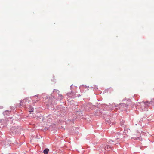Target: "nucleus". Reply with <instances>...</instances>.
<instances>
[{
    "instance_id": "1",
    "label": "nucleus",
    "mask_w": 154,
    "mask_h": 154,
    "mask_svg": "<svg viewBox=\"0 0 154 154\" xmlns=\"http://www.w3.org/2000/svg\"><path fill=\"white\" fill-rule=\"evenodd\" d=\"M29 102V100L27 99H25L23 100H21L20 103V106H26V104L28 103Z\"/></svg>"
},
{
    "instance_id": "2",
    "label": "nucleus",
    "mask_w": 154,
    "mask_h": 154,
    "mask_svg": "<svg viewBox=\"0 0 154 154\" xmlns=\"http://www.w3.org/2000/svg\"><path fill=\"white\" fill-rule=\"evenodd\" d=\"M114 141H113L112 140H111L109 141V142L107 143L108 145H106L104 148V149L107 151H110L112 148L111 146L108 144H109L110 143H112V142H114Z\"/></svg>"
},
{
    "instance_id": "3",
    "label": "nucleus",
    "mask_w": 154,
    "mask_h": 154,
    "mask_svg": "<svg viewBox=\"0 0 154 154\" xmlns=\"http://www.w3.org/2000/svg\"><path fill=\"white\" fill-rule=\"evenodd\" d=\"M139 137H140V134L139 132H136L133 135V137L135 139H137Z\"/></svg>"
},
{
    "instance_id": "4",
    "label": "nucleus",
    "mask_w": 154,
    "mask_h": 154,
    "mask_svg": "<svg viewBox=\"0 0 154 154\" xmlns=\"http://www.w3.org/2000/svg\"><path fill=\"white\" fill-rule=\"evenodd\" d=\"M49 151V149H45L43 151L44 154H47Z\"/></svg>"
},
{
    "instance_id": "5",
    "label": "nucleus",
    "mask_w": 154,
    "mask_h": 154,
    "mask_svg": "<svg viewBox=\"0 0 154 154\" xmlns=\"http://www.w3.org/2000/svg\"><path fill=\"white\" fill-rule=\"evenodd\" d=\"M35 99H37V100H38V97L35 96L34 97H33L32 98V100H34Z\"/></svg>"
},
{
    "instance_id": "6",
    "label": "nucleus",
    "mask_w": 154,
    "mask_h": 154,
    "mask_svg": "<svg viewBox=\"0 0 154 154\" xmlns=\"http://www.w3.org/2000/svg\"><path fill=\"white\" fill-rule=\"evenodd\" d=\"M33 111V110H31V111H29V112H30V113H31V112H32Z\"/></svg>"
},
{
    "instance_id": "7",
    "label": "nucleus",
    "mask_w": 154,
    "mask_h": 154,
    "mask_svg": "<svg viewBox=\"0 0 154 154\" xmlns=\"http://www.w3.org/2000/svg\"><path fill=\"white\" fill-rule=\"evenodd\" d=\"M118 139H118V138H117L116 139V140H118Z\"/></svg>"
},
{
    "instance_id": "8",
    "label": "nucleus",
    "mask_w": 154,
    "mask_h": 154,
    "mask_svg": "<svg viewBox=\"0 0 154 154\" xmlns=\"http://www.w3.org/2000/svg\"><path fill=\"white\" fill-rule=\"evenodd\" d=\"M115 143H117L115 142Z\"/></svg>"
}]
</instances>
